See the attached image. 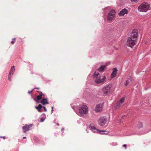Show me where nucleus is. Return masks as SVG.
I'll return each instance as SVG.
<instances>
[{
    "instance_id": "obj_36",
    "label": "nucleus",
    "mask_w": 151,
    "mask_h": 151,
    "mask_svg": "<svg viewBox=\"0 0 151 151\" xmlns=\"http://www.w3.org/2000/svg\"><path fill=\"white\" fill-rule=\"evenodd\" d=\"M125 117L124 116H122V119H123V117Z\"/></svg>"
},
{
    "instance_id": "obj_7",
    "label": "nucleus",
    "mask_w": 151,
    "mask_h": 151,
    "mask_svg": "<svg viewBox=\"0 0 151 151\" xmlns=\"http://www.w3.org/2000/svg\"><path fill=\"white\" fill-rule=\"evenodd\" d=\"M125 99V97H123L119 100L117 101L115 106V108L116 109H117L122 106L124 103Z\"/></svg>"
},
{
    "instance_id": "obj_20",
    "label": "nucleus",
    "mask_w": 151,
    "mask_h": 151,
    "mask_svg": "<svg viewBox=\"0 0 151 151\" xmlns=\"http://www.w3.org/2000/svg\"><path fill=\"white\" fill-rule=\"evenodd\" d=\"M138 10L139 12H142V4L138 7Z\"/></svg>"
},
{
    "instance_id": "obj_37",
    "label": "nucleus",
    "mask_w": 151,
    "mask_h": 151,
    "mask_svg": "<svg viewBox=\"0 0 151 151\" xmlns=\"http://www.w3.org/2000/svg\"><path fill=\"white\" fill-rule=\"evenodd\" d=\"M115 49L116 50H117V48H115Z\"/></svg>"
},
{
    "instance_id": "obj_14",
    "label": "nucleus",
    "mask_w": 151,
    "mask_h": 151,
    "mask_svg": "<svg viewBox=\"0 0 151 151\" xmlns=\"http://www.w3.org/2000/svg\"><path fill=\"white\" fill-rule=\"evenodd\" d=\"M128 12V10L125 8L121 11L119 14L120 16H123L124 14H127Z\"/></svg>"
},
{
    "instance_id": "obj_30",
    "label": "nucleus",
    "mask_w": 151,
    "mask_h": 151,
    "mask_svg": "<svg viewBox=\"0 0 151 151\" xmlns=\"http://www.w3.org/2000/svg\"><path fill=\"white\" fill-rule=\"evenodd\" d=\"M16 38H13V39H12V40L13 41V40H16Z\"/></svg>"
},
{
    "instance_id": "obj_1",
    "label": "nucleus",
    "mask_w": 151,
    "mask_h": 151,
    "mask_svg": "<svg viewBox=\"0 0 151 151\" xmlns=\"http://www.w3.org/2000/svg\"><path fill=\"white\" fill-rule=\"evenodd\" d=\"M36 101L38 103H41L43 105L49 104L47 98H45L44 95L43 94L42 92H40V95L37 96Z\"/></svg>"
},
{
    "instance_id": "obj_3",
    "label": "nucleus",
    "mask_w": 151,
    "mask_h": 151,
    "mask_svg": "<svg viewBox=\"0 0 151 151\" xmlns=\"http://www.w3.org/2000/svg\"><path fill=\"white\" fill-rule=\"evenodd\" d=\"M137 40L130 37L128 38L127 42V45L129 47H131L132 48V46L135 45L137 43Z\"/></svg>"
},
{
    "instance_id": "obj_11",
    "label": "nucleus",
    "mask_w": 151,
    "mask_h": 151,
    "mask_svg": "<svg viewBox=\"0 0 151 151\" xmlns=\"http://www.w3.org/2000/svg\"><path fill=\"white\" fill-rule=\"evenodd\" d=\"M32 124H30L29 125L25 124L22 127V129L24 133H25L27 131L29 130V128L31 127L32 126Z\"/></svg>"
},
{
    "instance_id": "obj_15",
    "label": "nucleus",
    "mask_w": 151,
    "mask_h": 151,
    "mask_svg": "<svg viewBox=\"0 0 151 151\" xmlns=\"http://www.w3.org/2000/svg\"><path fill=\"white\" fill-rule=\"evenodd\" d=\"M117 70L116 68H114L113 69L111 75V77L113 78L116 76Z\"/></svg>"
},
{
    "instance_id": "obj_6",
    "label": "nucleus",
    "mask_w": 151,
    "mask_h": 151,
    "mask_svg": "<svg viewBox=\"0 0 151 151\" xmlns=\"http://www.w3.org/2000/svg\"><path fill=\"white\" fill-rule=\"evenodd\" d=\"M115 12L114 9L111 10L109 13L107 17V20L109 21H111L114 17L115 16Z\"/></svg>"
},
{
    "instance_id": "obj_18",
    "label": "nucleus",
    "mask_w": 151,
    "mask_h": 151,
    "mask_svg": "<svg viewBox=\"0 0 151 151\" xmlns=\"http://www.w3.org/2000/svg\"><path fill=\"white\" fill-rule=\"evenodd\" d=\"M105 67V65H102L98 69V70L99 72L102 71L104 70V68Z\"/></svg>"
},
{
    "instance_id": "obj_29",
    "label": "nucleus",
    "mask_w": 151,
    "mask_h": 151,
    "mask_svg": "<svg viewBox=\"0 0 151 151\" xmlns=\"http://www.w3.org/2000/svg\"><path fill=\"white\" fill-rule=\"evenodd\" d=\"M64 130V128H62V129H61V130L62 131H63V130Z\"/></svg>"
},
{
    "instance_id": "obj_23",
    "label": "nucleus",
    "mask_w": 151,
    "mask_h": 151,
    "mask_svg": "<svg viewBox=\"0 0 151 151\" xmlns=\"http://www.w3.org/2000/svg\"><path fill=\"white\" fill-rule=\"evenodd\" d=\"M8 79H9V81H11V77H10V75H9Z\"/></svg>"
},
{
    "instance_id": "obj_24",
    "label": "nucleus",
    "mask_w": 151,
    "mask_h": 151,
    "mask_svg": "<svg viewBox=\"0 0 151 151\" xmlns=\"http://www.w3.org/2000/svg\"><path fill=\"white\" fill-rule=\"evenodd\" d=\"M45 120V119L43 118H42L41 119H40V121L41 122H43Z\"/></svg>"
},
{
    "instance_id": "obj_9",
    "label": "nucleus",
    "mask_w": 151,
    "mask_h": 151,
    "mask_svg": "<svg viewBox=\"0 0 151 151\" xmlns=\"http://www.w3.org/2000/svg\"><path fill=\"white\" fill-rule=\"evenodd\" d=\"M107 119L104 117H101L98 120V123L101 126H104L107 121Z\"/></svg>"
},
{
    "instance_id": "obj_12",
    "label": "nucleus",
    "mask_w": 151,
    "mask_h": 151,
    "mask_svg": "<svg viewBox=\"0 0 151 151\" xmlns=\"http://www.w3.org/2000/svg\"><path fill=\"white\" fill-rule=\"evenodd\" d=\"M102 104H99L97 105L95 108V111L96 112H100L102 111Z\"/></svg>"
},
{
    "instance_id": "obj_10",
    "label": "nucleus",
    "mask_w": 151,
    "mask_h": 151,
    "mask_svg": "<svg viewBox=\"0 0 151 151\" xmlns=\"http://www.w3.org/2000/svg\"><path fill=\"white\" fill-rule=\"evenodd\" d=\"M138 36V31L136 29H134L130 35V37L132 38H133L135 40H137Z\"/></svg>"
},
{
    "instance_id": "obj_27",
    "label": "nucleus",
    "mask_w": 151,
    "mask_h": 151,
    "mask_svg": "<svg viewBox=\"0 0 151 151\" xmlns=\"http://www.w3.org/2000/svg\"><path fill=\"white\" fill-rule=\"evenodd\" d=\"M119 122H123V121H122V119H120V121H119Z\"/></svg>"
},
{
    "instance_id": "obj_8",
    "label": "nucleus",
    "mask_w": 151,
    "mask_h": 151,
    "mask_svg": "<svg viewBox=\"0 0 151 151\" xmlns=\"http://www.w3.org/2000/svg\"><path fill=\"white\" fill-rule=\"evenodd\" d=\"M151 9V7L149 4L147 3H142V12H146Z\"/></svg>"
},
{
    "instance_id": "obj_28",
    "label": "nucleus",
    "mask_w": 151,
    "mask_h": 151,
    "mask_svg": "<svg viewBox=\"0 0 151 151\" xmlns=\"http://www.w3.org/2000/svg\"><path fill=\"white\" fill-rule=\"evenodd\" d=\"M53 107H52V111L53 110Z\"/></svg>"
},
{
    "instance_id": "obj_31",
    "label": "nucleus",
    "mask_w": 151,
    "mask_h": 151,
    "mask_svg": "<svg viewBox=\"0 0 151 151\" xmlns=\"http://www.w3.org/2000/svg\"><path fill=\"white\" fill-rule=\"evenodd\" d=\"M35 88L37 89H40V88Z\"/></svg>"
},
{
    "instance_id": "obj_2",
    "label": "nucleus",
    "mask_w": 151,
    "mask_h": 151,
    "mask_svg": "<svg viewBox=\"0 0 151 151\" xmlns=\"http://www.w3.org/2000/svg\"><path fill=\"white\" fill-rule=\"evenodd\" d=\"M99 73L95 72L94 73L93 77L96 78L95 82L96 83L100 84L104 82L106 80V77L104 76H99Z\"/></svg>"
},
{
    "instance_id": "obj_26",
    "label": "nucleus",
    "mask_w": 151,
    "mask_h": 151,
    "mask_svg": "<svg viewBox=\"0 0 151 151\" xmlns=\"http://www.w3.org/2000/svg\"><path fill=\"white\" fill-rule=\"evenodd\" d=\"M11 43L12 44H13L14 43V42L13 40L11 42Z\"/></svg>"
},
{
    "instance_id": "obj_32",
    "label": "nucleus",
    "mask_w": 151,
    "mask_h": 151,
    "mask_svg": "<svg viewBox=\"0 0 151 151\" xmlns=\"http://www.w3.org/2000/svg\"><path fill=\"white\" fill-rule=\"evenodd\" d=\"M2 137L4 139H5V137Z\"/></svg>"
},
{
    "instance_id": "obj_16",
    "label": "nucleus",
    "mask_w": 151,
    "mask_h": 151,
    "mask_svg": "<svg viewBox=\"0 0 151 151\" xmlns=\"http://www.w3.org/2000/svg\"><path fill=\"white\" fill-rule=\"evenodd\" d=\"M42 105L40 104H39L38 106H35V108L38 110V111L39 112H41V109L42 107Z\"/></svg>"
},
{
    "instance_id": "obj_13",
    "label": "nucleus",
    "mask_w": 151,
    "mask_h": 151,
    "mask_svg": "<svg viewBox=\"0 0 151 151\" xmlns=\"http://www.w3.org/2000/svg\"><path fill=\"white\" fill-rule=\"evenodd\" d=\"M90 128L91 129L93 130H94L93 131H94L95 132L100 133L101 134H102L101 133V132H104V131L99 130L98 129H97L94 127V126L93 125V124H90Z\"/></svg>"
},
{
    "instance_id": "obj_21",
    "label": "nucleus",
    "mask_w": 151,
    "mask_h": 151,
    "mask_svg": "<svg viewBox=\"0 0 151 151\" xmlns=\"http://www.w3.org/2000/svg\"><path fill=\"white\" fill-rule=\"evenodd\" d=\"M132 2H137L139 0H130Z\"/></svg>"
},
{
    "instance_id": "obj_19",
    "label": "nucleus",
    "mask_w": 151,
    "mask_h": 151,
    "mask_svg": "<svg viewBox=\"0 0 151 151\" xmlns=\"http://www.w3.org/2000/svg\"><path fill=\"white\" fill-rule=\"evenodd\" d=\"M131 78H129L126 81L124 85L126 86L127 85H128L131 82Z\"/></svg>"
},
{
    "instance_id": "obj_22",
    "label": "nucleus",
    "mask_w": 151,
    "mask_h": 151,
    "mask_svg": "<svg viewBox=\"0 0 151 151\" xmlns=\"http://www.w3.org/2000/svg\"><path fill=\"white\" fill-rule=\"evenodd\" d=\"M42 108H44V110L46 112V111H47V109H46V107H45L42 106Z\"/></svg>"
},
{
    "instance_id": "obj_34",
    "label": "nucleus",
    "mask_w": 151,
    "mask_h": 151,
    "mask_svg": "<svg viewBox=\"0 0 151 151\" xmlns=\"http://www.w3.org/2000/svg\"><path fill=\"white\" fill-rule=\"evenodd\" d=\"M57 126H59V123H57Z\"/></svg>"
},
{
    "instance_id": "obj_33",
    "label": "nucleus",
    "mask_w": 151,
    "mask_h": 151,
    "mask_svg": "<svg viewBox=\"0 0 151 151\" xmlns=\"http://www.w3.org/2000/svg\"><path fill=\"white\" fill-rule=\"evenodd\" d=\"M31 92H32V91H30V92L29 91V92H28V93H29V94H30L31 93Z\"/></svg>"
},
{
    "instance_id": "obj_5",
    "label": "nucleus",
    "mask_w": 151,
    "mask_h": 151,
    "mask_svg": "<svg viewBox=\"0 0 151 151\" xmlns=\"http://www.w3.org/2000/svg\"><path fill=\"white\" fill-rule=\"evenodd\" d=\"M112 86L109 84L106 86L102 88V91L104 94H107L110 93L112 91L111 88Z\"/></svg>"
},
{
    "instance_id": "obj_17",
    "label": "nucleus",
    "mask_w": 151,
    "mask_h": 151,
    "mask_svg": "<svg viewBox=\"0 0 151 151\" xmlns=\"http://www.w3.org/2000/svg\"><path fill=\"white\" fill-rule=\"evenodd\" d=\"M14 70V66H13L11 68L9 75H11V74L13 75Z\"/></svg>"
},
{
    "instance_id": "obj_4",
    "label": "nucleus",
    "mask_w": 151,
    "mask_h": 151,
    "mask_svg": "<svg viewBox=\"0 0 151 151\" xmlns=\"http://www.w3.org/2000/svg\"><path fill=\"white\" fill-rule=\"evenodd\" d=\"M79 112L81 116L86 114L88 113V108L86 105L81 107L79 109Z\"/></svg>"
},
{
    "instance_id": "obj_35",
    "label": "nucleus",
    "mask_w": 151,
    "mask_h": 151,
    "mask_svg": "<svg viewBox=\"0 0 151 151\" xmlns=\"http://www.w3.org/2000/svg\"><path fill=\"white\" fill-rule=\"evenodd\" d=\"M23 139H25V138H26V137H23Z\"/></svg>"
},
{
    "instance_id": "obj_25",
    "label": "nucleus",
    "mask_w": 151,
    "mask_h": 151,
    "mask_svg": "<svg viewBox=\"0 0 151 151\" xmlns=\"http://www.w3.org/2000/svg\"><path fill=\"white\" fill-rule=\"evenodd\" d=\"M123 147H125V149H127V145H126L124 144V145H123Z\"/></svg>"
}]
</instances>
